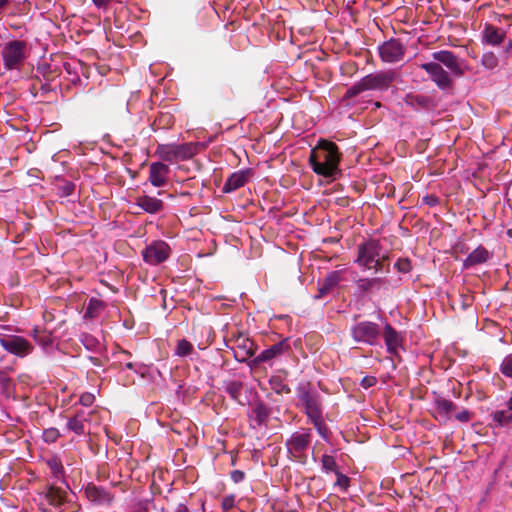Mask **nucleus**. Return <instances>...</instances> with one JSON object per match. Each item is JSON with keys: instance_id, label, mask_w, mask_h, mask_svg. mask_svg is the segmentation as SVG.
I'll use <instances>...</instances> for the list:
<instances>
[{"instance_id": "nucleus-1", "label": "nucleus", "mask_w": 512, "mask_h": 512, "mask_svg": "<svg viewBox=\"0 0 512 512\" xmlns=\"http://www.w3.org/2000/svg\"><path fill=\"white\" fill-rule=\"evenodd\" d=\"M340 160L341 153L338 146L334 142L324 139L318 142L309 156V164L313 172L330 180H335L341 175Z\"/></svg>"}, {"instance_id": "nucleus-2", "label": "nucleus", "mask_w": 512, "mask_h": 512, "mask_svg": "<svg viewBox=\"0 0 512 512\" xmlns=\"http://www.w3.org/2000/svg\"><path fill=\"white\" fill-rule=\"evenodd\" d=\"M311 430L302 429L292 433V435L286 440V448L290 458L300 464L307 463V455L305 451L311 444Z\"/></svg>"}, {"instance_id": "nucleus-3", "label": "nucleus", "mask_w": 512, "mask_h": 512, "mask_svg": "<svg viewBox=\"0 0 512 512\" xmlns=\"http://www.w3.org/2000/svg\"><path fill=\"white\" fill-rule=\"evenodd\" d=\"M296 392L308 419L323 413L321 396L311 383L300 384Z\"/></svg>"}, {"instance_id": "nucleus-4", "label": "nucleus", "mask_w": 512, "mask_h": 512, "mask_svg": "<svg viewBox=\"0 0 512 512\" xmlns=\"http://www.w3.org/2000/svg\"><path fill=\"white\" fill-rule=\"evenodd\" d=\"M358 256L356 263L365 269H373L375 272L381 271L379 263V254L381 252V245L376 240H369L357 246Z\"/></svg>"}, {"instance_id": "nucleus-5", "label": "nucleus", "mask_w": 512, "mask_h": 512, "mask_svg": "<svg viewBox=\"0 0 512 512\" xmlns=\"http://www.w3.org/2000/svg\"><path fill=\"white\" fill-rule=\"evenodd\" d=\"M350 333L355 342L373 346L378 343L381 330L377 323L361 321L351 327Z\"/></svg>"}, {"instance_id": "nucleus-6", "label": "nucleus", "mask_w": 512, "mask_h": 512, "mask_svg": "<svg viewBox=\"0 0 512 512\" xmlns=\"http://www.w3.org/2000/svg\"><path fill=\"white\" fill-rule=\"evenodd\" d=\"M26 43L20 40L8 42L2 49L1 55L7 70L20 69L25 60Z\"/></svg>"}, {"instance_id": "nucleus-7", "label": "nucleus", "mask_w": 512, "mask_h": 512, "mask_svg": "<svg viewBox=\"0 0 512 512\" xmlns=\"http://www.w3.org/2000/svg\"><path fill=\"white\" fill-rule=\"evenodd\" d=\"M0 345L6 352L19 358L30 355L34 350V346L30 341L18 335L0 333Z\"/></svg>"}, {"instance_id": "nucleus-8", "label": "nucleus", "mask_w": 512, "mask_h": 512, "mask_svg": "<svg viewBox=\"0 0 512 512\" xmlns=\"http://www.w3.org/2000/svg\"><path fill=\"white\" fill-rule=\"evenodd\" d=\"M169 245L162 240L153 241L142 251L143 260L149 265L163 263L170 256Z\"/></svg>"}, {"instance_id": "nucleus-9", "label": "nucleus", "mask_w": 512, "mask_h": 512, "mask_svg": "<svg viewBox=\"0 0 512 512\" xmlns=\"http://www.w3.org/2000/svg\"><path fill=\"white\" fill-rule=\"evenodd\" d=\"M396 79V73L392 70L378 71L362 78L363 85L367 90H387Z\"/></svg>"}, {"instance_id": "nucleus-10", "label": "nucleus", "mask_w": 512, "mask_h": 512, "mask_svg": "<svg viewBox=\"0 0 512 512\" xmlns=\"http://www.w3.org/2000/svg\"><path fill=\"white\" fill-rule=\"evenodd\" d=\"M404 103L415 111H428L436 109L439 100L433 95L411 92L405 95Z\"/></svg>"}, {"instance_id": "nucleus-11", "label": "nucleus", "mask_w": 512, "mask_h": 512, "mask_svg": "<svg viewBox=\"0 0 512 512\" xmlns=\"http://www.w3.org/2000/svg\"><path fill=\"white\" fill-rule=\"evenodd\" d=\"M378 50L382 61L395 63L403 59L406 47L399 39L391 38L380 45Z\"/></svg>"}, {"instance_id": "nucleus-12", "label": "nucleus", "mask_w": 512, "mask_h": 512, "mask_svg": "<svg viewBox=\"0 0 512 512\" xmlns=\"http://www.w3.org/2000/svg\"><path fill=\"white\" fill-rule=\"evenodd\" d=\"M290 350V345L288 339H283L269 348L263 350L258 356L253 359L255 365H259L261 363L270 362L271 360L282 356L285 353H288Z\"/></svg>"}, {"instance_id": "nucleus-13", "label": "nucleus", "mask_w": 512, "mask_h": 512, "mask_svg": "<svg viewBox=\"0 0 512 512\" xmlns=\"http://www.w3.org/2000/svg\"><path fill=\"white\" fill-rule=\"evenodd\" d=\"M383 339L387 348V352L391 355H397L399 348L403 346L404 337L400 332L386 323L383 330Z\"/></svg>"}, {"instance_id": "nucleus-14", "label": "nucleus", "mask_w": 512, "mask_h": 512, "mask_svg": "<svg viewBox=\"0 0 512 512\" xmlns=\"http://www.w3.org/2000/svg\"><path fill=\"white\" fill-rule=\"evenodd\" d=\"M430 79L442 90L448 89V72L439 63H424L420 66Z\"/></svg>"}, {"instance_id": "nucleus-15", "label": "nucleus", "mask_w": 512, "mask_h": 512, "mask_svg": "<svg viewBox=\"0 0 512 512\" xmlns=\"http://www.w3.org/2000/svg\"><path fill=\"white\" fill-rule=\"evenodd\" d=\"M169 167L162 162H153L149 167V182L154 187H163L168 180Z\"/></svg>"}, {"instance_id": "nucleus-16", "label": "nucleus", "mask_w": 512, "mask_h": 512, "mask_svg": "<svg viewBox=\"0 0 512 512\" xmlns=\"http://www.w3.org/2000/svg\"><path fill=\"white\" fill-rule=\"evenodd\" d=\"M86 497L96 504H110L113 501V495L103 487L88 483L84 489Z\"/></svg>"}, {"instance_id": "nucleus-17", "label": "nucleus", "mask_w": 512, "mask_h": 512, "mask_svg": "<svg viewBox=\"0 0 512 512\" xmlns=\"http://www.w3.org/2000/svg\"><path fill=\"white\" fill-rule=\"evenodd\" d=\"M270 408L261 400L255 401L249 415L253 427L265 425L270 416Z\"/></svg>"}, {"instance_id": "nucleus-18", "label": "nucleus", "mask_w": 512, "mask_h": 512, "mask_svg": "<svg viewBox=\"0 0 512 512\" xmlns=\"http://www.w3.org/2000/svg\"><path fill=\"white\" fill-rule=\"evenodd\" d=\"M251 175L252 172L250 169L232 173L223 185V192L229 193L243 187L248 182Z\"/></svg>"}, {"instance_id": "nucleus-19", "label": "nucleus", "mask_w": 512, "mask_h": 512, "mask_svg": "<svg viewBox=\"0 0 512 512\" xmlns=\"http://www.w3.org/2000/svg\"><path fill=\"white\" fill-rule=\"evenodd\" d=\"M92 414H94V411H78L74 416L68 418L66 425L67 429L74 432L77 435H84L86 433L85 423L90 421V416Z\"/></svg>"}, {"instance_id": "nucleus-20", "label": "nucleus", "mask_w": 512, "mask_h": 512, "mask_svg": "<svg viewBox=\"0 0 512 512\" xmlns=\"http://www.w3.org/2000/svg\"><path fill=\"white\" fill-rule=\"evenodd\" d=\"M506 32L492 24H486L482 31V42L491 46H498L504 42Z\"/></svg>"}, {"instance_id": "nucleus-21", "label": "nucleus", "mask_w": 512, "mask_h": 512, "mask_svg": "<svg viewBox=\"0 0 512 512\" xmlns=\"http://www.w3.org/2000/svg\"><path fill=\"white\" fill-rule=\"evenodd\" d=\"M491 257V253L483 246L479 245L472 252L468 254L466 259L463 261L464 268H470L476 265L487 262Z\"/></svg>"}, {"instance_id": "nucleus-22", "label": "nucleus", "mask_w": 512, "mask_h": 512, "mask_svg": "<svg viewBox=\"0 0 512 512\" xmlns=\"http://www.w3.org/2000/svg\"><path fill=\"white\" fill-rule=\"evenodd\" d=\"M135 204L149 214H156L164 208L162 200L148 195L138 196Z\"/></svg>"}, {"instance_id": "nucleus-23", "label": "nucleus", "mask_w": 512, "mask_h": 512, "mask_svg": "<svg viewBox=\"0 0 512 512\" xmlns=\"http://www.w3.org/2000/svg\"><path fill=\"white\" fill-rule=\"evenodd\" d=\"M358 290L361 293H370L379 291L386 281L380 277L359 278L355 281Z\"/></svg>"}, {"instance_id": "nucleus-24", "label": "nucleus", "mask_w": 512, "mask_h": 512, "mask_svg": "<svg viewBox=\"0 0 512 512\" xmlns=\"http://www.w3.org/2000/svg\"><path fill=\"white\" fill-rule=\"evenodd\" d=\"M201 147L202 144L193 142L178 145L176 144V154L178 155V160L184 161L192 158L194 155L198 153Z\"/></svg>"}, {"instance_id": "nucleus-25", "label": "nucleus", "mask_w": 512, "mask_h": 512, "mask_svg": "<svg viewBox=\"0 0 512 512\" xmlns=\"http://www.w3.org/2000/svg\"><path fill=\"white\" fill-rule=\"evenodd\" d=\"M45 498L50 505L60 506L65 502L66 492L61 488L51 485L45 492Z\"/></svg>"}, {"instance_id": "nucleus-26", "label": "nucleus", "mask_w": 512, "mask_h": 512, "mask_svg": "<svg viewBox=\"0 0 512 512\" xmlns=\"http://www.w3.org/2000/svg\"><path fill=\"white\" fill-rule=\"evenodd\" d=\"M256 347L253 341L245 338L242 342L237 346V351L235 352V357L238 361H244L246 358H250L254 356Z\"/></svg>"}, {"instance_id": "nucleus-27", "label": "nucleus", "mask_w": 512, "mask_h": 512, "mask_svg": "<svg viewBox=\"0 0 512 512\" xmlns=\"http://www.w3.org/2000/svg\"><path fill=\"white\" fill-rule=\"evenodd\" d=\"M450 30L453 31V34H450V45L464 46V36L467 31L466 25L463 23L452 25V23H450Z\"/></svg>"}, {"instance_id": "nucleus-28", "label": "nucleus", "mask_w": 512, "mask_h": 512, "mask_svg": "<svg viewBox=\"0 0 512 512\" xmlns=\"http://www.w3.org/2000/svg\"><path fill=\"white\" fill-rule=\"evenodd\" d=\"M176 144H160L156 149V154L167 162L178 161V155L176 154Z\"/></svg>"}, {"instance_id": "nucleus-29", "label": "nucleus", "mask_w": 512, "mask_h": 512, "mask_svg": "<svg viewBox=\"0 0 512 512\" xmlns=\"http://www.w3.org/2000/svg\"><path fill=\"white\" fill-rule=\"evenodd\" d=\"M105 304L103 301L97 298H91L86 307L84 318L93 319L100 315L101 311L104 309Z\"/></svg>"}, {"instance_id": "nucleus-30", "label": "nucleus", "mask_w": 512, "mask_h": 512, "mask_svg": "<svg viewBox=\"0 0 512 512\" xmlns=\"http://www.w3.org/2000/svg\"><path fill=\"white\" fill-rule=\"evenodd\" d=\"M46 464L49 467L52 475L58 479L61 480L65 476V469L62 464L61 459L58 456H52L49 459L46 460Z\"/></svg>"}, {"instance_id": "nucleus-31", "label": "nucleus", "mask_w": 512, "mask_h": 512, "mask_svg": "<svg viewBox=\"0 0 512 512\" xmlns=\"http://www.w3.org/2000/svg\"><path fill=\"white\" fill-rule=\"evenodd\" d=\"M55 188L57 190V195L60 197H68L71 196L75 191V184L72 181L61 179L58 180Z\"/></svg>"}, {"instance_id": "nucleus-32", "label": "nucleus", "mask_w": 512, "mask_h": 512, "mask_svg": "<svg viewBox=\"0 0 512 512\" xmlns=\"http://www.w3.org/2000/svg\"><path fill=\"white\" fill-rule=\"evenodd\" d=\"M309 420L314 425V427L316 428V430L319 433V435L324 440H328L329 435H330V430H329V428L327 427V425L325 424V422L323 420V413H321V414H319L317 416H314V417L310 418Z\"/></svg>"}, {"instance_id": "nucleus-33", "label": "nucleus", "mask_w": 512, "mask_h": 512, "mask_svg": "<svg viewBox=\"0 0 512 512\" xmlns=\"http://www.w3.org/2000/svg\"><path fill=\"white\" fill-rule=\"evenodd\" d=\"M492 419L498 426H507L512 423V412L508 410H498L492 413Z\"/></svg>"}, {"instance_id": "nucleus-34", "label": "nucleus", "mask_w": 512, "mask_h": 512, "mask_svg": "<svg viewBox=\"0 0 512 512\" xmlns=\"http://www.w3.org/2000/svg\"><path fill=\"white\" fill-rule=\"evenodd\" d=\"M343 280L342 271L334 270L329 272L325 278L322 280V284L325 285L328 289L332 290L335 288L341 281Z\"/></svg>"}, {"instance_id": "nucleus-35", "label": "nucleus", "mask_w": 512, "mask_h": 512, "mask_svg": "<svg viewBox=\"0 0 512 512\" xmlns=\"http://www.w3.org/2000/svg\"><path fill=\"white\" fill-rule=\"evenodd\" d=\"M269 382L271 388L274 390L276 394L281 395L291 393V388L287 384H285L281 378L272 377Z\"/></svg>"}, {"instance_id": "nucleus-36", "label": "nucleus", "mask_w": 512, "mask_h": 512, "mask_svg": "<svg viewBox=\"0 0 512 512\" xmlns=\"http://www.w3.org/2000/svg\"><path fill=\"white\" fill-rule=\"evenodd\" d=\"M242 388L243 384L241 382L231 381L227 383L225 391L233 400L239 402V397L241 395Z\"/></svg>"}, {"instance_id": "nucleus-37", "label": "nucleus", "mask_w": 512, "mask_h": 512, "mask_svg": "<svg viewBox=\"0 0 512 512\" xmlns=\"http://www.w3.org/2000/svg\"><path fill=\"white\" fill-rule=\"evenodd\" d=\"M321 464H322L323 470H325L326 472L337 473L339 471L336 460L331 455H328V454L322 455Z\"/></svg>"}, {"instance_id": "nucleus-38", "label": "nucleus", "mask_w": 512, "mask_h": 512, "mask_svg": "<svg viewBox=\"0 0 512 512\" xmlns=\"http://www.w3.org/2000/svg\"><path fill=\"white\" fill-rule=\"evenodd\" d=\"M469 247L464 241H458L455 243L452 248H450V255L455 259H459L460 255L468 254Z\"/></svg>"}, {"instance_id": "nucleus-39", "label": "nucleus", "mask_w": 512, "mask_h": 512, "mask_svg": "<svg viewBox=\"0 0 512 512\" xmlns=\"http://www.w3.org/2000/svg\"><path fill=\"white\" fill-rule=\"evenodd\" d=\"M193 350V345L187 341L186 339H181L178 341L176 354L178 356L184 357L189 355Z\"/></svg>"}, {"instance_id": "nucleus-40", "label": "nucleus", "mask_w": 512, "mask_h": 512, "mask_svg": "<svg viewBox=\"0 0 512 512\" xmlns=\"http://www.w3.org/2000/svg\"><path fill=\"white\" fill-rule=\"evenodd\" d=\"M364 91H366V89L365 86L363 85V80L361 79L360 81H358L353 86L347 89L344 97L350 99L356 97L357 95Z\"/></svg>"}, {"instance_id": "nucleus-41", "label": "nucleus", "mask_w": 512, "mask_h": 512, "mask_svg": "<svg viewBox=\"0 0 512 512\" xmlns=\"http://www.w3.org/2000/svg\"><path fill=\"white\" fill-rule=\"evenodd\" d=\"M481 62L486 68L493 69L498 65V58L493 52H487L483 54Z\"/></svg>"}, {"instance_id": "nucleus-42", "label": "nucleus", "mask_w": 512, "mask_h": 512, "mask_svg": "<svg viewBox=\"0 0 512 512\" xmlns=\"http://www.w3.org/2000/svg\"><path fill=\"white\" fill-rule=\"evenodd\" d=\"M394 267L399 273H408L412 269L411 260L409 258H399Z\"/></svg>"}, {"instance_id": "nucleus-43", "label": "nucleus", "mask_w": 512, "mask_h": 512, "mask_svg": "<svg viewBox=\"0 0 512 512\" xmlns=\"http://www.w3.org/2000/svg\"><path fill=\"white\" fill-rule=\"evenodd\" d=\"M501 373L506 377H512V354L507 355L500 366Z\"/></svg>"}, {"instance_id": "nucleus-44", "label": "nucleus", "mask_w": 512, "mask_h": 512, "mask_svg": "<svg viewBox=\"0 0 512 512\" xmlns=\"http://www.w3.org/2000/svg\"><path fill=\"white\" fill-rule=\"evenodd\" d=\"M59 437L60 433L56 428H48L45 429L43 432V440L49 444L55 443Z\"/></svg>"}, {"instance_id": "nucleus-45", "label": "nucleus", "mask_w": 512, "mask_h": 512, "mask_svg": "<svg viewBox=\"0 0 512 512\" xmlns=\"http://www.w3.org/2000/svg\"><path fill=\"white\" fill-rule=\"evenodd\" d=\"M432 57L435 60L432 63H439L440 65H444V66L448 67V51L441 50V51L434 52L432 54Z\"/></svg>"}, {"instance_id": "nucleus-46", "label": "nucleus", "mask_w": 512, "mask_h": 512, "mask_svg": "<svg viewBox=\"0 0 512 512\" xmlns=\"http://www.w3.org/2000/svg\"><path fill=\"white\" fill-rule=\"evenodd\" d=\"M335 475L337 476V480H336V483L335 485L341 487L342 489L346 490L349 486V478L342 474L340 471H338L337 473H335Z\"/></svg>"}, {"instance_id": "nucleus-47", "label": "nucleus", "mask_w": 512, "mask_h": 512, "mask_svg": "<svg viewBox=\"0 0 512 512\" xmlns=\"http://www.w3.org/2000/svg\"><path fill=\"white\" fill-rule=\"evenodd\" d=\"M235 506V497L233 495H229L223 498L221 507L224 511H229Z\"/></svg>"}, {"instance_id": "nucleus-48", "label": "nucleus", "mask_w": 512, "mask_h": 512, "mask_svg": "<svg viewBox=\"0 0 512 512\" xmlns=\"http://www.w3.org/2000/svg\"><path fill=\"white\" fill-rule=\"evenodd\" d=\"M377 383V378L375 376H365L362 378L360 385L364 389H368Z\"/></svg>"}, {"instance_id": "nucleus-49", "label": "nucleus", "mask_w": 512, "mask_h": 512, "mask_svg": "<svg viewBox=\"0 0 512 512\" xmlns=\"http://www.w3.org/2000/svg\"><path fill=\"white\" fill-rule=\"evenodd\" d=\"M95 400V397L93 394L91 393H83L81 396H80V403L83 405V406H86V407H89L93 404Z\"/></svg>"}, {"instance_id": "nucleus-50", "label": "nucleus", "mask_w": 512, "mask_h": 512, "mask_svg": "<svg viewBox=\"0 0 512 512\" xmlns=\"http://www.w3.org/2000/svg\"><path fill=\"white\" fill-rule=\"evenodd\" d=\"M450 73L460 75L462 73L461 69L457 64V58L450 52Z\"/></svg>"}, {"instance_id": "nucleus-51", "label": "nucleus", "mask_w": 512, "mask_h": 512, "mask_svg": "<svg viewBox=\"0 0 512 512\" xmlns=\"http://www.w3.org/2000/svg\"><path fill=\"white\" fill-rule=\"evenodd\" d=\"M230 475H231V479L235 483H239V482L243 481L245 478V474L241 470H233Z\"/></svg>"}, {"instance_id": "nucleus-52", "label": "nucleus", "mask_w": 512, "mask_h": 512, "mask_svg": "<svg viewBox=\"0 0 512 512\" xmlns=\"http://www.w3.org/2000/svg\"><path fill=\"white\" fill-rule=\"evenodd\" d=\"M454 416L460 422H468L470 420V413L467 410L457 412Z\"/></svg>"}, {"instance_id": "nucleus-53", "label": "nucleus", "mask_w": 512, "mask_h": 512, "mask_svg": "<svg viewBox=\"0 0 512 512\" xmlns=\"http://www.w3.org/2000/svg\"><path fill=\"white\" fill-rule=\"evenodd\" d=\"M423 202L429 206H435L438 204L439 199L435 195H426L423 197Z\"/></svg>"}, {"instance_id": "nucleus-54", "label": "nucleus", "mask_w": 512, "mask_h": 512, "mask_svg": "<svg viewBox=\"0 0 512 512\" xmlns=\"http://www.w3.org/2000/svg\"><path fill=\"white\" fill-rule=\"evenodd\" d=\"M330 291V289H328L325 285H323L320 282L318 287V295H316V298H322L323 296L327 295Z\"/></svg>"}, {"instance_id": "nucleus-55", "label": "nucleus", "mask_w": 512, "mask_h": 512, "mask_svg": "<svg viewBox=\"0 0 512 512\" xmlns=\"http://www.w3.org/2000/svg\"><path fill=\"white\" fill-rule=\"evenodd\" d=\"M113 0H92L93 4L97 7V8H104L106 9L108 7V5L112 2Z\"/></svg>"}, {"instance_id": "nucleus-56", "label": "nucleus", "mask_w": 512, "mask_h": 512, "mask_svg": "<svg viewBox=\"0 0 512 512\" xmlns=\"http://www.w3.org/2000/svg\"><path fill=\"white\" fill-rule=\"evenodd\" d=\"M439 414H443L444 416L448 414V402L443 401L439 406Z\"/></svg>"}, {"instance_id": "nucleus-57", "label": "nucleus", "mask_w": 512, "mask_h": 512, "mask_svg": "<svg viewBox=\"0 0 512 512\" xmlns=\"http://www.w3.org/2000/svg\"><path fill=\"white\" fill-rule=\"evenodd\" d=\"M0 382L4 385L9 384L11 382V378L7 377L5 372L0 370Z\"/></svg>"}, {"instance_id": "nucleus-58", "label": "nucleus", "mask_w": 512, "mask_h": 512, "mask_svg": "<svg viewBox=\"0 0 512 512\" xmlns=\"http://www.w3.org/2000/svg\"><path fill=\"white\" fill-rule=\"evenodd\" d=\"M389 259L388 255L379 254V263L381 265V271L384 269L385 262Z\"/></svg>"}, {"instance_id": "nucleus-59", "label": "nucleus", "mask_w": 512, "mask_h": 512, "mask_svg": "<svg viewBox=\"0 0 512 512\" xmlns=\"http://www.w3.org/2000/svg\"><path fill=\"white\" fill-rule=\"evenodd\" d=\"M506 405V410H508L509 412L512 411V397L505 403Z\"/></svg>"}, {"instance_id": "nucleus-60", "label": "nucleus", "mask_w": 512, "mask_h": 512, "mask_svg": "<svg viewBox=\"0 0 512 512\" xmlns=\"http://www.w3.org/2000/svg\"><path fill=\"white\" fill-rule=\"evenodd\" d=\"M460 14V11L459 10H453V11H450V17L453 16V17H458Z\"/></svg>"}, {"instance_id": "nucleus-61", "label": "nucleus", "mask_w": 512, "mask_h": 512, "mask_svg": "<svg viewBox=\"0 0 512 512\" xmlns=\"http://www.w3.org/2000/svg\"><path fill=\"white\" fill-rule=\"evenodd\" d=\"M178 512H189L186 506L180 505L178 508Z\"/></svg>"}, {"instance_id": "nucleus-62", "label": "nucleus", "mask_w": 512, "mask_h": 512, "mask_svg": "<svg viewBox=\"0 0 512 512\" xmlns=\"http://www.w3.org/2000/svg\"><path fill=\"white\" fill-rule=\"evenodd\" d=\"M125 367L127 369L133 370L134 369V364L132 362H128V363H126Z\"/></svg>"}, {"instance_id": "nucleus-63", "label": "nucleus", "mask_w": 512, "mask_h": 512, "mask_svg": "<svg viewBox=\"0 0 512 512\" xmlns=\"http://www.w3.org/2000/svg\"><path fill=\"white\" fill-rule=\"evenodd\" d=\"M9 0H0V9L3 8Z\"/></svg>"}, {"instance_id": "nucleus-64", "label": "nucleus", "mask_w": 512, "mask_h": 512, "mask_svg": "<svg viewBox=\"0 0 512 512\" xmlns=\"http://www.w3.org/2000/svg\"><path fill=\"white\" fill-rule=\"evenodd\" d=\"M449 408H450V414H451L452 412H454V409H455V408H454V405H453L451 402H450Z\"/></svg>"}]
</instances>
